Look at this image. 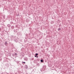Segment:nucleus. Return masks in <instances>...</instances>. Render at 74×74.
Segmentation results:
<instances>
[{
	"instance_id": "obj_11",
	"label": "nucleus",
	"mask_w": 74,
	"mask_h": 74,
	"mask_svg": "<svg viewBox=\"0 0 74 74\" xmlns=\"http://www.w3.org/2000/svg\"><path fill=\"white\" fill-rule=\"evenodd\" d=\"M26 66H27V65H26Z\"/></svg>"
},
{
	"instance_id": "obj_5",
	"label": "nucleus",
	"mask_w": 74,
	"mask_h": 74,
	"mask_svg": "<svg viewBox=\"0 0 74 74\" xmlns=\"http://www.w3.org/2000/svg\"><path fill=\"white\" fill-rule=\"evenodd\" d=\"M36 56H37V55H38V53H36Z\"/></svg>"
},
{
	"instance_id": "obj_7",
	"label": "nucleus",
	"mask_w": 74,
	"mask_h": 74,
	"mask_svg": "<svg viewBox=\"0 0 74 74\" xmlns=\"http://www.w3.org/2000/svg\"><path fill=\"white\" fill-rule=\"evenodd\" d=\"M15 55H17V53H15Z\"/></svg>"
},
{
	"instance_id": "obj_6",
	"label": "nucleus",
	"mask_w": 74,
	"mask_h": 74,
	"mask_svg": "<svg viewBox=\"0 0 74 74\" xmlns=\"http://www.w3.org/2000/svg\"><path fill=\"white\" fill-rule=\"evenodd\" d=\"M23 63H25V62H23Z\"/></svg>"
},
{
	"instance_id": "obj_8",
	"label": "nucleus",
	"mask_w": 74,
	"mask_h": 74,
	"mask_svg": "<svg viewBox=\"0 0 74 74\" xmlns=\"http://www.w3.org/2000/svg\"><path fill=\"white\" fill-rule=\"evenodd\" d=\"M35 57H36V56H35Z\"/></svg>"
},
{
	"instance_id": "obj_10",
	"label": "nucleus",
	"mask_w": 74,
	"mask_h": 74,
	"mask_svg": "<svg viewBox=\"0 0 74 74\" xmlns=\"http://www.w3.org/2000/svg\"><path fill=\"white\" fill-rule=\"evenodd\" d=\"M9 25V26H10V25Z\"/></svg>"
},
{
	"instance_id": "obj_1",
	"label": "nucleus",
	"mask_w": 74,
	"mask_h": 74,
	"mask_svg": "<svg viewBox=\"0 0 74 74\" xmlns=\"http://www.w3.org/2000/svg\"><path fill=\"white\" fill-rule=\"evenodd\" d=\"M5 45H7L8 44V43H7V41L5 42Z\"/></svg>"
},
{
	"instance_id": "obj_2",
	"label": "nucleus",
	"mask_w": 74,
	"mask_h": 74,
	"mask_svg": "<svg viewBox=\"0 0 74 74\" xmlns=\"http://www.w3.org/2000/svg\"><path fill=\"white\" fill-rule=\"evenodd\" d=\"M61 29H60V28L58 29V31H60V30Z\"/></svg>"
},
{
	"instance_id": "obj_4",
	"label": "nucleus",
	"mask_w": 74,
	"mask_h": 74,
	"mask_svg": "<svg viewBox=\"0 0 74 74\" xmlns=\"http://www.w3.org/2000/svg\"><path fill=\"white\" fill-rule=\"evenodd\" d=\"M40 62H43V60H40Z\"/></svg>"
},
{
	"instance_id": "obj_9",
	"label": "nucleus",
	"mask_w": 74,
	"mask_h": 74,
	"mask_svg": "<svg viewBox=\"0 0 74 74\" xmlns=\"http://www.w3.org/2000/svg\"><path fill=\"white\" fill-rule=\"evenodd\" d=\"M36 58H38V56H37V57H36Z\"/></svg>"
},
{
	"instance_id": "obj_3",
	"label": "nucleus",
	"mask_w": 74,
	"mask_h": 74,
	"mask_svg": "<svg viewBox=\"0 0 74 74\" xmlns=\"http://www.w3.org/2000/svg\"><path fill=\"white\" fill-rule=\"evenodd\" d=\"M12 29H14V26H12Z\"/></svg>"
}]
</instances>
